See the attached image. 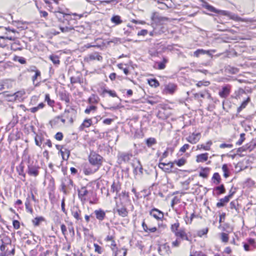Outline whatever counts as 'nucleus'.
<instances>
[{
    "label": "nucleus",
    "instance_id": "obj_6",
    "mask_svg": "<svg viewBox=\"0 0 256 256\" xmlns=\"http://www.w3.org/2000/svg\"><path fill=\"white\" fill-rule=\"evenodd\" d=\"M200 133L194 134L193 133L192 134L189 136L188 138H186V140L189 142L194 144H196L200 138Z\"/></svg>",
    "mask_w": 256,
    "mask_h": 256
},
{
    "label": "nucleus",
    "instance_id": "obj_1",
    "mask_svg": "<svg viewBox=\"0 0 256 256\" xmlns=\"http://www.w3.org/2000/svg\"><path fill=\"white\" fill-rule=\"evenodd\" d=\"M216 13L228 16L230 19L238 21V22H251L252 20L248 19H244L241 18L239 17L238 16L232 14L228 11L226 10H218V12Z\"/></svg>",
    "mask_w": 256,
    "mask_h": 256
},
{
    "label": "nucleus",
    "instance_id": "obj_58",
    "mask_svg": "<svg viewBox=\"0 0 256 256\" xmlns=\"http://www.w3.org/2000/svg\"><path fill=\"white\" fill-rule=\"evenodd\" d=\"M14 228L18 229L20 227V222L17 220H14L12 222Z\"/></svg>",
    "mask_w": 256,
    "mask_h": 256
},
{
    "label": "nucleus",
    "instance_id": "obj_60",
    "mask_svg": "<svg viewBox=\"0 0 256 256\" xmlns=\"http://www.w3.org/2000/svg\"><path fill=\"white\" fill-rule=\"evenodd\" d=\"M148 33V32L146 30H142L138 32V36H144L146 35Z\"/></svg>",
    "mask_w": 256,
    "mask_h": 256
},
{
    "label": "nucleus",
    "instance_id": "obj_26",
    "mask_svg": "<svg viewBox=\"0 0 256 256\" xmlns=\"http://www.w3.org/2000/svg\"><path fill=\"white\" fill-rule=\"evenodd\" d=\"M226 72L230 74H236L238 72V69L236 68L228 66L226 68Z\"/></svg>",
    "mask_w": 256,
    "mask_h": 256
},
{
    "label": "nucleus",
    "instance_id": "obj_11",
    "mask_svg": "<svg viewBox=\"0 0 256 256\" xmlns=\"http://www.w3.org/2000/svg\"><path fill=\"white\" fill-rule=\"evenodd\" d=\"M94 214H95L96 219L100 221L102 220L106 217L105 212L101 209L95 210Z\"/></svg>",
    "mask_w": 256,
    "mask_h": 256
},
{
    "label": "nucleus",
    "instance_id": "obj_51",
    "mask_svg": "<svg viewBox=\"0 0 256 256\" xmlns=\"http://www.w3.org/2000/svg\"><path fill=\"white\" fill-rule=\"evenodd\" d=\"M190 256H206L202 252H194L190 254Z\"/></svg>",
    "mask_w": 256,
    "mask_h": 256
},
{
    "label": "nucleus",
    "instance_id": "obj_44",
    "mask_svg": "<svg viewBox=\"0 0 256 256\" xmlns=\"http://www.w3.org/2000/svg\"><path fill=\"white\" fill-rule=\"evenodd\" d=\"M103 93L108 94H110V96H112V97H116L117 96L114 90H108L104 89L103 90Z\"/></svg>",
    "mask_w": 256,
    "mask_h": 256
},
{
    "label": "nucleus",
    "instance_id": "obj_39",
    "mask_svg": "<svg viewBox=\"0 0 256 256\" xmlns=\"http://www.w3.org/2000/svg\"><path fill=\"white\" fill-rule=\"evenodd\" d=\"M14 60L15 61H17V62H19L21 64H26V60L23 57L16 56L14 57Z\"/></svg>",
    "mask_w": 256,
    "mask_h": 256
},
{
    "label": "nucleus",
    "instance_id": "obj_30",
    "mask_svg": "<svg viewBox=\"0 0 256 256\" xmlns=\"http://www.w3.org/2000/svg\"><path fill=\"white\" fill-rule=\"evenodd\" d=\"M111 21L116 24H119L122 22V20H120V17L119 16H112L111 18Z\"/></svg>",
    "mask_w": 256,
    "mask_h": 256
},
{
    "label": "nucleus",
    "instance_id": "obj_37",
    "mask_svg": "<svg viewBox=\"0 0 256 256\" xmlns=\"http://www.w3.org/2000/svg\"><path fill=\"white\" fill-rule=\"evenodd\" d=\"M26 208L28 212L32 214L33 212L32 208L30 206V200L27 198L25 202Z\"/></svg>",
    "mask_w": 256,
    "mask_h": 256
},
{
    "label": "nucleus",
    "instance_id": "obj_34",
    "mask_svg": "<svg viewBox=\"0 0 256 256\" xmlns=\"http://www.w3.org/2000/svg\"><path fill=\"white\" fill-rule=\"evenodd\" d=\"M212 179L214 180H216V182H214L216 184H220V180H221L220 176V174H218V172H215L213 176H212Z\"/></svg>",
    "mask_w": 256,
    "mask_h": 256
},
{
    "label": "nucleus",
    "instance_id": "obj_9",
    "mask_svg": "<svg viewBox=\"0 0 256 256\" xmlns=\"http://www.w3.org/2000/svg\"><path fill=\"white\" fill-rule=\"evenodd\" d=\"M133 167L135 174H142V167L138 160H136V162L133 164Z\"/></svg>",
    "mask_w": 256,
    "mask_h": 256
},
{
    "label": "nucleus",
    "instance_id": "obj_35",
    "mask_svg": "<svg viewBox=\"0 0 256 256\" xmlns=\"http://www.w3.org/2000/svg\"><path fill=\"white\" fill-rule=\"evenodd\" d=\"M146 144L148 147H151L153 144H156L155 138H150L146 140Z\"/></svg>",
    "mask_w": 256,
    "mask_h": 256
},
{
    "label": "nucleus",
    "instance_id": "obj_22",
    "mask_svg": "<svg viewBox=\"0 0 256 256\" xmlns=\"http://www.w3.org/2000/svg\"><path fill=\"white\" fill-rule=\"evenodd\" d=\"M250 101V98H248L247 99L244 100L241 105L238 108L237 111L240 112L242 109L244 108L248 105V103Z\"/></svg>",
    "mask_w": 256,
    "mask_h": 256
},
{
    "label": "nucleus",
    "instance_id": "obj_49",
    "mask_svg": "<svg viewBox=\"0 0 256 256\" xmlns=\"http://www.w3.org/2000/svg\"><path fill=\"white\" fill-rule=\"evenodd\" d=\"M221 239L223 242H227L228 240V234L224 232L222 233L221 234Z\"/></svg>",
    "mask_w": 256,
    "mask_h": 256
},
{
    "label": "nucleus",
    "instance_id": "obj_2",
    "mask_svg": "<svg viewBox=\"0 0 256 256\" xmlns=\"http://www.w3.org/2000/svg\"><path fill=\"white\" fill-rule=\"evenodd\" d=\"M61 186L64 193L65 194H68L74 186L72 180L70 178H65L62 182Z\"/></svg>",
    "mask_w": 256,
    "mask_h": 256
},
{
    "label": "nucleus",
    "instance_id": "obj_33",
    "mask_svg": "<svg viewBox=\"0 0 256 256\" xmlns=\"http://www.w3.org/2000/svg\"><path fill=\"white\" fill-rule=\"evenodd\" d=\"M132 156V154H122L120 156V158H122V160L125 162H128L130 160V157Z\"/></svg>",
    "mask_w": 256,
    "mask_h": 256
},
{
    "label": "nucleus",
    "instance_id": "obj_16",
    "mask_svg": "<svg viewBox=\"0 0 256 256\" xmlns=\"http://www.w3.org/2000/svg\"><path fill=\"white\" fill-rule=\"evenodd\" d=\"M208 159V154L204 153L197 156L196 160L198 162H202L206 161Z\"/></svg>",
    "mask_w": 256,
    "mask_h": 256
},
{
    "label": "nucleus",
    "instance_id": "obj_13",
    "mask_svg": "<svg viewBox=\"0 0 256 256\" xmlns=\"http://www.w3.org/2000/svg\"><path fill=\"white\" fill-rule=\"evenodd\" d=\"M88 191L86 189L85 187H82L80 190L78 191V198L81 200H85L86 198L85 196L88 194Z\"/></svg>",
    "mask_w": 256,
    "mask_h": 256
},
{
    "label": "nucleus",
    "instance_id": "obj_57",
    "mask_svg": "<svg viewBox=\"0 0 256 256\" xmlns=\"http://www.w3.org/2000/svg\"><path fill=\"white\" fill-rule=\"evenodd\" d=\"M232 144H222L220 146V148H232Z\"/></svg>",
    "mask_w": 256,
    "mask_h": 256
},
{
    "label": "nucleus",
    "instance_id": "obj_40",
    "mask_svg": "<svg viewBox=\"0 0 256 256\" xmlns=\"http://www.w3.org/2000/svg\"><path fill=\"white\" fill-rule=\"evenodd\" d=\"M204 8H206L208 10H209L211 12H214L215 13H216L217 12H218V10H216L215 8H214V6H212L208 4H206L204 6Z\"/></svg>",
    "mask_w": 256,
    "mask_h": 256
},
{
    "label": "nucleus",
    "instance_id": "obj_4",
    "mask_svg": "<svg viewBox=\"0 0 256 256\" xmlns=\"http://www.w3.org/2000/svg\"><path fill=\"white\" fill-rule=\"evenodd\" d=\"M6 36H0V48H4L6 46V44L5 42L6 40H13L14 37L12 36H8V32H10V30L9 28H6ZM11 31L14 33L15 30H11Z\"/></svg>",
    "mask_w": 256,
    "mask_h": 256
},
{
    "label": "nucleus",
    "instance_id": "obj_47",
    "mask_svg": "<svg viewBox=\"0 0 256 256\" xmlns=\"http://www.w3.org/2000/svg\"><path fill=\"white\" fill-rule=\"evenodd\" d=\"M244 136H245V134L244 133H242L240 134V138L236 143V144L237 145L240 146L242 144V142H244V141L245 140Z\"/></svg>",
    "mask_w": 256,
    "mask_h": 256
},
{
    "label": "nucleus",
    "instance_id": "obj_12",
    "mask_svg": "<svg viewBox=\"0 0 256 256\" xmlns=\"http://www.w3.org/2000/svg\"><path fill=\"white\" fill-rule=\"evenodd\" d=\"M233 194H231L228 196H226L224 198H221L220 202L216 204V206L218 208L224 206L226 203L229 202L230 198L232 196Z\"/></svg>",
    "mask_w": 256,
    "mask_h": 256
},
{
    "label": "nucleus",
    "instance_id": "obj_46",
    "mask_svg": "<svg viewBox=\"0 0 256 256\" xmlns=\"http://www.w3.org/2000/svg\"><path fill=\"white\" fill-rule=\"evenodd\" d=\"M45 101H46L47 102H48V104L50 106H52L54 103V101L53 100H51L50 99V95L49 94H46V96H45Z\"/></svg>",
    "mask_w": 256,
    "mask_h": 256
},
{
    "label": "nucleus",
    "instance_id": "obj_8",
    "mask_svg": "<svg viewBox=\"0 0 256 256\" xmlns=\"http://www.w3.org/2000/svg\"><path fill=\"white\" fill-rule=\"evenodd\" d=\"M230 93V86H224L222 90L218 92V94L222 98H227Z\"/></svg>",
    "mask_w": 256,
    "mask_h": 256
},
{
    "label": "nucleus",
    "instance_id": "obj_31",
    "mask_svg": "<svg viewBox=\"0 0 256 256\" xmlns=\"http://www.w3.org/2000/svg\"><path fill=\"white\" fill-rule=\"evenodd\" d=\"M186 158H182L178 160H175L174 162L178 166H182L186 164Z\"/></svg>",
    "mask_w": 256,
    "mask_h": 256
},
{
    "label": "nucleus",
    "instance_id": "obj_24",
    "mask_svg": "<svg viewBox=\"0 0 256 256\" xmlns=\"http://www.w3.org/2000/svg\"><path fill=\"white\" fill-rule=\"evenodd\" d=\"M209 51L205 50L202 49H198L194 52V56L198 58L200 54H208Z\"/></svg>",
    "mask_w": 256,
    "mask_h": 256
},
{
    "label": "nucleus",
    "instance_id": "obj_19",
    "mask_svg": "<svg viewBox=\"0 0 256 256\" xmlns=\"http://www.w3.org/2000/svg\"><path fill=\"white\" fill-rule=\"evenodd\" d=\"M142 226L144 230L146 232H154L156 231L157 228L156 226L152 227L151 228H149L148 226L145 224V222H144L142 223Z\"/></svg>",
    "mask_w": 256,
    "mask_h": 256
},
{
    "label": "nucleus",
    "instance_id": "obj_36",
    "mask_svg": "<svg viewBox=\"0 0 256 256\" xmlns=\"http://www.w3.org/2000/svg\"><path fill=\"white\" fill-rule=\"evenodd\" d=\"M179 226H180V224L178 222H176V223L172 224V226H171V230L173 232L176 234L178 231V228H179Z\"/></svg>",
    "mask_w": 256,
    "mask_h": 256
},
{
    "label": "nucleus",
    "instance_id": "obj_52",
    "mask_svg": "<svg viewBox=\"0 0 256 256\" xmlns=\"http://www.w3.org/2000/svg\"><path fill=\"white\" fill-rule=\"evenodd\" d=\"M94 250L96 252H97L98 254H102V248L99 246L98 245V244H94Z\"/></svg>",
    "mask_w": 256,
    "mask_h": 256
},
{
    "label": "nucleus",
    "instance_id": "obj_10",
    "mask_svg": "<svg viewBox=\"0 0 256 256\" xmlns=\"http://www.w3.org/2000/svg\"><path fill=\"white\" fill-rule=\"evenodd\" d=\"M28 174L31 176H36L38 174V168L30 165L28 166Z\"/></svg>",
    "mask_w": 256,
    "mask_h": 256
},
{
    "label": "nucleus",
    "instance_id": "obj_43",
    "mask_svg": "<svg viewBox=\"0 0 256 256\" xmlns=\"http://www.w3.org/2000/svg\"><path fill=\"white\" fill-rule=\"evenodd\" d=\"M80 212L81 211L80 210H78V211L72 212V214L76 220H81L80 217Z\"/></svg>",
    "mask_w": 256,
    "mask_h": 256
},
{
    "label": "nucleus",
    "instance_id": "obj_14",
    "mask_svg": "<svg viewBox=\"0 0 256 256\" xmlns=\"http://www.w3.org/2000/svg\"><path fill=\"white\" fill-rule=\"evenodd\" d=\"M176 236L178 238H180L182 240H188V238L186 235V234L184 230L180 229L178 230L176 234Z\"/></svg>",
    "mask_w": 256,
    "mask_h": 256
},
{
    "label": "nucleus",
    "instance_id": "obj_59",
    "mask_svg": "<svg viewBox=\"0 0 256 256\" xmlns=\"http://www.w3.org/2000/svg\"><path fill=\"white\" fill-rule=\"evenodd\" d=\"M63 135L61 132H58L55 135V138L58 140H60L62 139Z\"/></svg>",
    "mask_w": 256,
    "mask_h": 256
},
{
    "label": "nucleus",
    "instance_id": "obj_3",
    "mask_svg": "<svg viewBox=\"0 0 256 256\" xmlns=\"http://www.w3.org/2000/svg\"><path fill=\"white\" fill-rule=\"evenodd\" d=\"M102 157L95 153H91L89 156V162L92 165L98 166V168L101 164Z\"/></svg>",
    "mask_w": 256,
    "mask_h": 256
},
{
    "label": "nucleus",
    "instance_id": "obj_45",
    "mask_svg": "<svg viewBox=\"0 0 256 256\" xmlns=\"http://www.w3.org/2000/svg\"><path fill=\"white\" fill-rule=\"evenodd\" d=\"M61 31L62 32H70L72 30H74V27L72 26H66V27H61L60 28Z\"/></svg>",
    "mask_w": 256,
    "mask_h": 256
},
{
    "label": "nucleus",
    "instance_id": "obj_27",
    "mask_svg": "<svg viewBox=\"0 0 256 256\" xmlns=\"http://www.w3.org/2000/svg\"><path fill=\"white\" fill-rule=\"evenodd\" d=\"M44 106V104L42 102L40 104L37 106L34 107L32 108H30L28 110L30 112L32 113H35L38 110L42 108Z\"/></svg>",
    "mask_w": 256,
    "mask_h": 256
},
{
    "label": "nucleus",
    "instance_id": "obj_7",
    "mask_svg": "<svg viewBox=\"0 0 256 256\" xmlns=\"http://www.w3.org/2000/svg\"><path fill=\"white\" fill-rule=\"evenodd\" d=\"M26 92L24 90L18 91L14 94L10 96L12 98L10 100H18L20 101L22 99V96L25 94Z\"/></svg>",
    "mask_w": 256,
    "mask_h": 256
},
{
    "label": "nucleus",
    "instance_id": "obj_18",
    "mask_svg": "<svg viewBox=\"0 0 256 256\" xmlns=\"http://www.w3.org/2000/svg\"><path fill=\"white\" fill-rule=\"evenodd\" d=\"M89 59L90 60H97L100 61L102 59V57L100 56L98 52L92 53L89 56Z\"/></svg>",
    "mask_w": 256,
    "mask_h": 256
},
{
    "label": "nucleus",
    "instance_id": "obj_48",
    "mask_svg": "<svg viewBox=\"0 0 256 256\" xmlns=\"http://www.w3.org/2000/svg\"><path fill=\"white\" fill-rule=\"evenodd\" d=\"M167 62V60L166 58H164L163 62H159L158 64V68L159 70H163L165 68V64Z\"/></svg>",
    "mask_w": 256,
    "mask_h": 256
},
{
    "label": "nucleus",
    "instance_id": "obj_38",
    "mask_svg": "<svg viewBox=\"0 0 256 256\" xmlns=\"http://www.w3.org/2000/svg\"><path fill=\"white\" fill-rule=\"evenodd\" d=\"M222 170L224 172V176L226 178H227L229 176V174L228 166L226 164H224L222 165Z\"/></svg>",
    "mask_w": 256,
    "mask_h": 256
},
{
    "label": "nucleus",
    "instance_id": "obj_64",
    "mask_svg": "<svg viewBox=\"0 0 256 256\" xmlns=\"http://www.w3.org/2000/svg\"><path fill=\"white\" fill-rule=\"evenodd\" d=\"M61 230L62 232V233L64 235L66 234V226L64 224H62L60 226Z\"/></svg>",
    "mask_w": 256,
    "mask_h": 256
},
{
    "label": "nucleus",
    "instance_id": "obj_29",
    "mask_svg": "<svg viewBox=\"0 0 256 256\" xmlns=\"http://www.w3.org/2000/svg\"><path fill=\"white\" fill-rule=\"evenodd\" d=\"M120 189V186L118 184H116L114 182L111 186V191L113 192H116L118 193Z\"/></svg>",
    "mask_w": 256,
    "mask_h": 256
},
{
    "label": "nucleus",
    "instance_id": "obj_61",
    "mask_svg": "<svg viewBox=\"0 0 256 256\" xmlns=\"http://www.w3.org/2000/svg\"><path fill=\"white\" fill-rule=\"evenodd\" d=\"M151 19L153 21H154L158 19V13L156 12H152L151 16Z\"/></svg>",
    "mask_w": 256,
    "mask_h": 256
},
{
    "label": "nucleus",
    "instance_id": "obj_53",
    "mask_svg": "<svg viewBox=\"0 0 256 256\" xmlns=\"http://www.w3.org/2000/svg\"><path fill=\"white\" fill-rule=\"evenodd\" d=\"M197 149H204L206 150H210V146H205L204 144H198L197 146Z\"/></svg>",
    "mask_w": 256,
    "mask_h": 256
},
{
    "label": "nucleus",
    "instance_id": "obj_25",
    "mask_svg": "<svg viewBox=\"0 0 256 256\" xmlns=\"http://www.w3.org/2000/svg\"><path fill=\"white\" fill-rule=\"evenodd\" d=\"M44 219L42 216L36 217L34 218L32 220V224L34 226H38L40 224V222L44 221Z\"/></svg>",
    "mask_w": 256,
    "mask_h": 256
},
{
    "label": "nucleus",
    "instance_id": "obj_15",
    "mask_svg": "<svg viewBox=\"0 0 256 256\" xmlns=\"http://www.w3.org/2000/svg\"><path fill=\"white\" fill-rule=\"evenodd\" d=\"M176 88V86L172 83H170L166 86L165 90H166L167 92L169 94L174 93Z\"/></svg>",
    "mask_w": 256,
    "mask_h": 256
},
{
    "label": "nucleus",
    "instance_id": "obj_55",
    "mask_svg": "<svg viewBox=\"0 0 256 256\" xmlns=\"http://www.w3.org/2000/svg\"><path fill=\"white\" fill-rule=\"evenodd\" d=\"M96 109V107L94 106H91L89 108L86 109L84 112L86 114H89L92 110H95Z\"/></svg>",
    "mask_w": 256,
    "mask_h": 256
},
{
    "label": "nucleus",
    "instance_id": "obj_21",
    "mask_svg": "<svg viewBox=\"0 0 256 256\" xmlns=\"http://www.w3.org/2000/svg\"><path fill=\"white\" fill-rule=\"evenodd\" d=\"M74 110L72 109L66 110L64 112L63 116L68 119H69L72 122V116H69V114H74Z\"/></svg>",
    "mask_w": 256,
    "mask_h": 256
},
{
    "label": "nucleus",
    "instance_id": "obj_42",
    "mask_svg": "<svg viewBox=\"0 0 256 256\" xmlns=\"http://www.w3.org/2000/svg\"><path fill=\"white\" fill-rule=\"evenodd\" d=\"M216 190L219 191L218 193L219 194H224L226 192V190L224 184H221L220 186L216 187Z\"/></svg>",
    "mask_w": 256,
    "mask_h": 256
},
{
    "label": "nucleus",
    "instance_id": "obj_28",
    "mask_svg": "<svg viewBox=\"0 0 256 256\" xmlns=\"http://www.w3.org/2000/svg\"><path fill=\"white\" fill-rule=\"evenodd\" d=\"M148 83L151 86L156 88L159 86V82L156 79L148 80Z\"/></svg>",
    "mask_w": 256,
    "mask_h": 256
},
{
    "label": "nucleus",
    "instance_id": "obj_5",
    "mask_svg": "<svg viewBox=\"0 0 256 256\" xmlns=\"http://www.w3.org/2000/svg\"><path fill=\"white\" fill-rule=\"evenodd\" d=\"M150 214L157 220H160L164 218L163 212L157 208L152 209Z\"/></svg>",
    "mask_w": 256,
    "mask_h": 256
},
{
    "label": "nucleus",
    "instance_id": "obj_41",
    "mask_svg": "<svg viewBox=\"0 0 256 256\" xmlns=\"http://www.w3.org/2000/svg\"><path fill=\"white\" fill-rule=\"evenodd\" d=\"M210 84V82L208 81H199L198 82V83L196 84V86L200 88L202 86H208Z\"/></svg>",
    "mask_w": 256,
    "mask_h": 256
},
{
    "label": "nucleus",
    "instance_id": "obj_62",
    "mask_svg": "<svg viewBox=\"0 0 256 256\" xmlns=\"http://www.w3.org/2000/svg\"><path fill=\"white\" fill-rule=\"evenodd\" d=\"M110 245L112 250L114 252L115 250L117 249V248H116V244L114 240L111 241Z\"/></svg>",
    "mask_w": 256,
    "mask_h": 256
},
{
    "label": "nucleus",
    "instance_id": "obj_63",
    "mask_svg": "<svg viewBox=\"0 0 256 256\" xmlns=\"http://www.w3.org/2000/svg\"><path fill=\"white\" fill-rule=\"evenodd\" d=\"M113 122V120L112 118H106L104 120L103 122L106 124H110L112 122Z\"/></svg>",
    "mask_w": 256,
    "mask_h": 256
},
{
    "label": "nucleus",
    "instance_id": "obj_17",
    "mask_svg": "<svg viewBox=\"0 0 256 256\" xmlns=\"http://www.w3.org/2000/svg\"><path fill=\"white\" fill-rule=\"evenodd\" d=\"M116 210L118 214L122 217H126L128 216V212L126 208L124 206L118 208Z\"/></svg>",
    "mask_w": 256,
    "mask_h": 256
},
{
    "label": "nucleus",
    "instance_id": "obj_32",
    "mask_svg": "<svg viewBox=\"0 0 256 256\" xmlns=\"http://www.w3.org/2000/svg\"><path fill=\"white\" fill-rule=\"evenodd\" d=\"M50 58L54 64H60L59 58L57 56L51 55L50 56Z\"/></svg>",
    "mask_w": 256,
    "mask_h": 256
},
{
    "label": "nucleus",
    "instance_id": "obj_54",
    "mask_svg": "<svg viewBox=\"0 0 256 256\" xmlns=\"http://www.w3.org/2000/svg\"><path fill=\"white\" fill-rule=\"evenodd\" d=\"M208 232V228H204L202 230H200L198 232V236H202L203 235L206 234H207Z\"/></svg>",
    "mask_w": 256,
    "mask_h": 256
},
{
    "label": "nucleus",
    "instance_id": "obj_23",
    "mask_svg": "<svg viewBox=\"0 0 256 256\" xmlns=\"http://www.w3.org/2000/svg\"><path fill=\"white\" fill-rule=\"evenodd\" d=\"M92 124V120L91 119H86L85 120L83 123L81 124L80 128L83 129L84 128H88Z\"/></svg>",
    "mask_w": 256,
    "mask_h": 256
},
{
    "label": "nucleus",
    "instance_id": "obj_20",
    "mask_svg": "<svg viewBox=\"0 0 256 256\" xmlns=\"http://www.w3.org/2000/svg\"><path fill=\"white\" fill-rule=\"evenodd\" d=\"M114 256H126V254L127 250L125 248L122 250H115Z\"/></svg>",
    "mask_w": 256,
    "mask_h": 256
},
{
    "label": "nucleus",
    "instance_id": "obj_50",
    "mask_svg": "<svg viewBox=\"0 0 256 256\" xmlns=\"http://www.w3.org/2000/svg\"><path fill=\"white\" fill-rule=\"evenodd\" d=\"M40 76V70H36V72H35L34 75L32 77V80L33 82V84H35V82L36 80L38 77Z\"/></svg>",
    "mask_w": 256,
    "mask_h": 256
},
{
    "label": "nucleus",
    "instance_id": "obj_56",
    "mask_svg": "<svg viewBox=\"0 0 256 256\" xmlns=\"http://www.w3.org/2000/svg\"><path fill=\"white\" fill-rule=\"evenodd\" d=\"M190 146L188 144H184L180 150V152H184L187 150L188 149Z\"/></svg>",
    "mask_w": 256,
    "mask_h": 256
}]
</instances>
